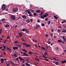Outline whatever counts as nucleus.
<instances>
[{"label":"nucleus","mask_w":66,"mask_h":66,"mask_svg":"<svg viewBox=\"0 0 66 66\" xmlns=\"http://www.w3.org/2000/svg\"><path fill=\"white\" fill-rule=\"evenodd\" d=\"M58 42H59V43H62V40H58Z\"/></svg>","instance_id":"aec40b11"},{"label":"nucleus","mask_w":66,"mask_h":66,"mask_svg":"<svg viewBox=\"0 0 66 66\" xmlns=\"http://www.w3.org/2000/svg\"><path fill=\"white\" fill-rule=\"evenodd\" d=\"M17 54H16L15 53H14V57H17Z\"/></svg>","instance_id":"dca6fc26"},{"label":"nucleus","mask_w":66,"mask_h":66,"mask_svg":"<svg viewBox=\"0 0 66 66\" xmlns=\"http://www.w3.org/2000/svg\"><path fill=\"white\" fill-rule=\"evenodd\" d=\"M43 56L44 57V58H45V59H47V58L44 55H43Z\"/></svg>","instance_id":"cd10ccee"},{"label":"nucleus","mask_w":66,"mask_h":66,"mask_svg":"<svg viewBox=\"0 0 66 66\" xmlns=\"http://www.w3.org/2000/svg\"><path fill=\"white\" fill-rule=\"evenodd\" d=\"M32 40L33 42H35V43H37V40H36L34 39H32Z\"/></svg>","instance_id":"f8f14e48"},{"label":"nucleus","mask_w":66,"mask_h":66,"mask_svg":"<svg viewBox=\"0 0 66 66\" xmlns=\"http://www.w3.org/2000/svg\"><path fill=\"white\" fill-rule=\"evenodd\" d=\"M6 48L7 49V50H8L9 51H11V49L9 48H8L7 47H6Z\"/></svg>","instance_id":"412c9836"},{"label":"nucleus","mask_w":66,"mask_h":66,"mask_svg":"<svg viewBox=\"0 0 66 66\" xmlns=\"http://www.w3.org/2000/svg\"><path fill=\"white\" fill-rule=\"evenodd\" d=\"M17 46L19 47V48H20V47H21V45H17Z\"/></svg>","instance_id":"a878e982"},{"label":"nucleus","mask_w":66,"mask_h":66,"mask_svg":"<svg viewBox=\"0 0 66 66\" xmlns=\"http://www.w3.org/2000/svg\"><path fill=\"white\" fill-rule=\"evenodd\" d=\"M33 15L34 16H37V14L35 13H34Z\"/></svg>","instance_id":"7c9ffc66"},{"label":"nucleus","mask_w":66,"mask_h":66,"mask_svg":"<svg viewBox=\"0 0 66 66\" xmlns=\"http://www.w3.org/2000/svg\"><path fill=\"white\" fill-rule=\"evenodd\" d=\"M36 12L37 13H39L40 12V11L39 10H37L36 11Z\"/></svg>","instance_id":"c85d7f7f"},{"label":"nucleus","mask_w":66,"mask_h":66,"mask_svg":"<svg viewBox=\"0 0 66 66\" xmlns=\"http://www.w3.org/2000/svg\"><path fill=\"white\" fill-rule=\"evenodd\" d=\"M60 31H61L60 30L58 29L57 32H60Z\"/></svg>","instance_id":"09e8293b"},{"label":"nucleus","mask_w":66,"mask_h":66,"mask_svg":"<svg viewBox=\"0 0 66 66\" xmlns=\"http://www.w3.org/2000/svg\"><path fill=\"white\" fill-rule=\"evenodd\" d=\"M25 64H26V65L27 66H31V65H30V64L28 63H25Z\"/></svg>","instance_id":"ddd939ff"},{"label":"nucleus","mask_w":66,"mask_h":66,"mask_svg":"<svg viewBox=\"0 0 66 66\" xmlns=\"http://www.w3.org/2000/svg\"><path fill=\"white\" fill-rule=\"evenodd\" d=\"M45 20H46V21L48 20V18H46L45 19Z\"/></svg>","instance_id":"864d4df0"},{"label":"nucleus","mask_w":66,"mask_h":66,"mask_svg":"<svg viewBox=\"0 0 66 66\" xmlns=\"http://www.w3.org/2000/svg\"><path fill=\"white\" fill-rule=\"evenodd\" d=\"M21 40L22 41H23V42H26L25 40H24V39L22 38H21Z\"/></svg>","instance_id":"ea45409f"},{"label":"nucleus","mask_w":66,"mask_h":66,"mask_svg":"<svg viewBox=\"0 0 66 66\" xmlns=\"http://www.w3.org/2000/svg\"><path fill=\"white\" fill-rule=\"evenodd\" d=\"M53 34H51V36L52 37H53Z\"/></svg>","instance_id":"bf43d9fd"},{"label":"nucleus","mask_w":66,"mask_h":66,"mask_svg":"<svg viewBox=\"0 0 66 66\" xmlns=\"http://www.w3.org/2000/svg\"><path fill=\"white\" fill-rule=\"evenodd\" d=\"M29 16L31 17V16H33V15L31 14H29Z\"/></svg>","instance_id":"a19ab883"},{"label":"nucleus","mask_w":66,"mask_h":66,"mask_svg":"<svg viewBox=\"0 0 66 66\" xmlns=\"http://www.w3.org/2000/svg\"><path fill=\"white\" fill-rule=\"evenodd\" d=\"M2 31V29H1L0 30V34H1V32Z\"/></svg>","instance_id":"3c124183"},{"label":"nucleus","mask_w":66,"mask_h":66,"mask_svg":"<svg viewBox=\"0 0 66 66\" xmlns=\"http://www.w3.org/2000/svg\"><path fill=\"white\" fill-rule=\"evenodd\" d=\"M17 11H18V8H14L13 10V11L14 12H17Z\"/></svg>","instance_id":"7ed1b4c3"},{"label":"nucleus","mask_w":66,"mask_h":66,"mask_svg":"<svg viewBox=\"0 0 66 66\" xmlns=\"http://www.w3.org/2000/svg\"><path fill=\"white\" fill-rule=\"evenodd\" d=\"M27 13L28 14H31V12L29 10V11H28Z\"/></svg>","instance_id":"72a5a7b5"},{"label":"nucleus","mask_w":66,"mask_h":66,"mask_svg":"<svg viewBox=\"0 0 66 66\" xmlns=\"http://www.w3.org/2000/svg\"><path fill=\"white\" fill-rule=\"evenodd\" d=\"M48 25H49L50 24V21H48Z\"/></svg>","instance_id":"79ce46f5"},{"label":"nucleus","mask_w":66,"mask_h":66,"mask_svg":"<svg viewBox=\"0 0 66 66\" xmlns=\"http://www.w3.org/2000/svg\"><path fill=\"white\" fill-rule=\"evenodd\" d=\"M18 49V47H13V49L14 50H17V49Z\"/></svg>","instance_id":"423d86ee"},{"label":"nucleus","mask_w":66,"mask_h":66,"mask_svg":"<svg viewBox=\"0 0 66 66\" xmlns=\"http://www.w3.org/2000/svg\"><path fill=\"white\" fill-rule=\"evenodd\" d=\"M15 44H18V42L17 41H14Z\"/></svg>","instance_id":"5701e85b"},{"label":"nucleus","mask_w":66,"mask_h":66,"mask_svg":"<svg viewBox=\"0 0 66 66\" xmlns=\"http://www.w3.org/2000/svg\"><path fill=\"white\" fill-rule=\"evenodd\" d=\"M61 63H62V64H64V61H63L61 62Z\"/></svg>","instance_id":"8fccbe9b"},{"label":"nucleus","mask_w":66,"mask_h":66,"mask_svg":"<svg viewBox=\"0 0 66 66\" xmlns=\"http://www.w3.org/2000/svg\"><path fill=\"white\" fill-rule=\"evenodd\" d=\"M28 53L29 54H33V53L31 52H28Z\"/></svg>","instance_id":"f704fd0d"},{"label":"nucleus","mask_w":66,"mask_h":66,"mask_svg":"<svg viewBox=\"0 0 66 66\" xmlns=\"http://www.w3.org/2000/svg\"><path fill=\"white\" fill-rule=\"evenodd\" d=\"M41 49H43V50H45V51L46 50H45V48H44V47H41Z\"/></svg>","instance_id":"c9c22d12"},{"label":"nucleus","mask_w":66,"mask_h":66,"mask_svg":"<svg viewBox=\"0 0 66 66\" xmlns=\"http://www.w3.org/2000/svg\"><path fill=\"white\" fill-rule=\"evenodd\" d=\"M12 63V62L11 61H10V62H9V64H11V63Z\"/></svg>","instance_id":"052dcab7"},{"label":"nucleus","mask_w":66,"mask_h":66,"mask_svg":"<svg viewBox=\"0 0 66 66\" xmlns=\"http://www.w3.org/2000/svg\"><path fill=\"white\" fill-rule=\"evenodd\" d=\"M45 60L46 61H47V62H49V60H48L47 59H45Z\"/></svg>","instance_id":"a18cd8bd"},{"label":"nucleus","mask_w":66,"mask_h":66,"mask_svg":"<svg viewBox=\"0 0 66 66\" xmlns=\"http://www.w3.org/2000/svg\"><path fill=\"white\" fill-rule=\"evenodd\" d=\"M54 18H55V19H57V17H56V16H54Z\"/></svg>","instance_id":"58836bf2"},{"label":"nucleus","mask_w":66,"mask_h":66,"mask_svg":"<svg viewBox=\"0 0 66 66\" xmlns=\"http://www.w3.org/2000/svg\"><path fill=\"white\" fill-rule=\"evenodd\" d=\"M55 64H56V65H58V64H59L58 63V62H56L55 63Z\"/></svg>","instance_id":"de8ad7c7"},{"label":"nucleus","mask_w":66,"mask_h":66,"mask_svg":"<svg viewBox=\"0 0 66 66\" xmlns=\"http://www.w3.org/2000/svg\"><path fill=\"white\" fill-rule=\"evenodd\" d=\"M6 7L4 4H3L2 6V9L3 10H5Z\"/></svg>","instance_id":"f03ea898"},{"label":"nucleus","mask_w":66,"mask_h":66,"mask_svg":"<svg viewBox=\"0 0 66 66\" xmlns=\"http://www.w3.org/2000/svg\"><path fill=\"white\" fill-rule=\"evenodd\" d=\"M63 21L64 23L65 22H66V20H64Z\"/></svg>","instance_id":"0e129e2a"},{"label":"nucleus","mask_w":66,"mask_h":66,"mask_svg":"<svg viewBox=\"0 0 66 66\" xmlns=\"http://www.w3.org/2000/svg\"><path fill=\"white\" fill-rule=\"evenodd\" d=\"M62 32H63V33H66V30H65V29H64L62 30Z\"/></svg>","instance_id":"4468645a"},{"label":"nucleus","mask_w":66,"mask_h":66,"mask_svg":"<svg viewBox=\"0 0 66 66\" xmlns=\"http://www.w3.org/2000/svg\"><path fill=\"white\" fill-rule=\"evenodd\" d=\"M29 10H26L25 11V12H28L29 11Z\"/></svg>","instance_id":"5fc2aeb1"},{"label":"nucleus","mask_w":66,"mask_h":66,"mask_svg":"<svg viewBox=\"0 0 66 66\" xmlns=\"http://www.w3.org/2000/svg\"><path fill=\"white\" fill-rule=\"evenodd\" d=\"M5 19H2V21H3V22L4 21H5Z\"/></svg>","instance_id":"393cba45"},{"label":"nucleus","mask_w":66,"mask_h":66,"mask_svg":"<svg viewBox=\"0 0 66 66\" xmlns=\"http://www.w3.org/2000/svg\"><path fill=\"white\" fill-rule=\"evenodd\" d=\"M44 54L45 56H46V55H47V53L46 52H45L44 53Z\"/></svg>","instance_id":"473e14b6"},{"label":"nucleus","mask_w":66,"mask_h":66,"mask_svg":"<svg viewBox=\"0 0 66 66\" xmlns=\"http://www.w3.org/2000/svg\"><path fill=\"white\" fill-rule=\"evenodd\" d=\"M37 21L38 22H40V21L38 19L37 20Z\"/></svg>","instance_id":"c03bdc74"},{"label":"nucleus","mask_w":66,"mask_h":66,"mask_svg":"<svg viewBox=\"0 0 66 66\" xmlns=\"http://www.w3.org/2000/svg\"><path fill=\"white\" fill-rule=\"evenodd\" d=\"M22 35V34H21V33L20 32L19 33V37H21Z\"/></svg>","instance_id":"1a4fd4ad"},{"label":"nucleus","mask_w":66,"mask_h":66,"mask_svg":"<svg viewBox=\"0 0 66 66\" xmlns=\"http://www.w3.org/2000/svg\"><path fill=\"white\" fill-rule=\"evenodd\" d=\"M38 28H39V26H36L34 27V28L35 29H37Z\"/></svg>","instance_id":"0eeeda50"},{"label":"nucleus","mask_w":66,"mask_h":66,"mask_svg":"<svg viewBox=\"0 0 66 66\" xmlns=\"http://www.w3.org/2000/svg\"><path fill=\"white\" fill-rule=\"evenodd\" d=\"M64 40L65 41V42H66V39H64Z\"/></svg>","instance_id":"774afa93"},{"label":"nucleus","mask_w":66,"mask_h":66,"mask_svg":"<svg viewBox=\"0 0 66 66\" xmlns=\"http://www.w3.org/2000/svg\"><path fill=\"white\" fill-rule=\"evenodd\" d=\"M21 66H25V65H24V64H22V65Z\"/></svg>","instance_id":"338daca9"},{"label":"nucleus","mask_w":66,"mask_h":66,"mask_svg":"<svg viewBox=\"0 0 66 66\" xmlns=\"http://www.w3.org/2000/svg\"><path fill=\"white\" fill-rule=\"evenodd\" d=\"M22 18L24 19H26L27 18V17L25 15H23L22 16Z\"/></svg>","instance_id":"2eb2a0df"},{"label":"nucleus","mask_w":66,"mask_h":66,"mask_svg":"<svg viewBox=\"0 0 66 66\" xmlns=\"http://www.w3.org/2000/svg\"><path fill=\"white\" fill-rule=\"evenodd\" d=\"M30 22V19H28L26 21V22L27 23H29V22Z\"/></svg>","instance_id":"6e6552de"},{"label":"nucleus","mask_w":66,"mask_h":66,"mask_svg":"<svg viewBox=\"0 0 66 66\" xmlns=\"http://www.w3.org/2000/svg\"><path fill=\"white\" fill-rule=\"evenodd\" d=\"M48 44H51V42H50V41H49L48 42Z\"/></svg>","instance_id":"603ef678"},{"label":"nucleus","mask_w":66,"mask_h":66,"mask_svg":"<svg viewBox=\"0 0 66 66\" xmlns=\"http://www.w3.org/2000/svg\"><path fill=\"white\" fill-rule=\"evenodd\" d=\"M26 61H28V62H29V59L28 58H27L26 60H25Z\"/></svg>","instance_id":"4be33fe9"},{"label":"nucleus","mask_w":66,"mask_h":66,"mask_svg":"<svg viewBox=\"0 0 66 66\" xmlns=\"http://www.w3.org/2000/svg\"><path fill=\"white\" fill-rule=\"evenodd\" d=\"M45 17H44V16L43 15V16H41V18H42V19H44Z\"/></svg>","instance_id":"bb28decb"},{"label":"nucleus","mask_w":66,"mask_h":66,"mask_svg":"<svg viewBox=\"0 0 66 66\" xmlns=\"http://www.w3.org/2000/svg\"><path fill=\"white\" fill-rule=\"evenodd\" d=\"M45 36L46 37H48V35L46 34L45 35Z\"/></svg>","instance_id":"13d9d810"},{"label":"nucleus","mask_w":66,"mask_h":66,"mask_svg":"<svg viewBox=\"0 0 66 66\" xmlns=\"http://www.w3.org/2000/svg\"><path fill=\"white\" fill-rule=\"evenodd\" d=\"M25 32L26 33H27V34H28L29 33V30L26 29V31H25Z\"/></svg>","instance_id":"a211bd4d"},{"label":"nucleus","mask_w":66,"mask_h":66,"mask_svg":"<svg viewBox=\"0 0 66 66\" xmlns=\"http://www.w3.org/2000/svg\"><path fill=\"white\" fill-rule=\"evenodd\" d=\"M26 47H31V45H26Z\"/></svg>","instance_id":"6ab92c4d"},{"label":"nucleus","mask_w":66,"mask_h":66,"mask_svg":"<svg viewBox=\"0 0 66 66\" xmlns=\"http://www.w3.org/2000/svg\"><path fill=\"white\" fill-rule=\"evenodd\" d=\"M56 49L57 50H59V47H56Z\"/></svg>","instance_id":"4d7b16f0"},{"label":"nucleus","mask_w":66,"mask_h":66,"mask_svg":"<svg viewBox=\"0 0 66 66\" xmlns=\"http://www.w3.org/2000/svg\"><path fill=\"white\" fill-rule=\"evenodd\" d=\"M43 13H43V12H41L40 13V16H41V15H43Z\"/></svg>","instance_id":"b1692460"},{"label":"nucleus","mask_w":66,"mask_h":66,"mask_svg":"<svg viewBox=\"0 0 66 66\" xmlns=\"http://www.w3.org/2000/svg\"><path fill=\"white\" fill-rule=\"evenodd\" d=\"M10 27V26L8 24H6V25H5V28H7V27Z\"/></svg>","instance_id":"9b49d317"},{"label":"nucleus","mask_w":66,"mask_h":66,"mask_svg":"<svg viewBox=\"0 0 66 66\" xmlns=\"http://www.w3.org/2000/svg\"><path fill=\"white\" fill-rule=\"evenodd\" d=\"M62 43H63V44H65V42H64V41H62Z\"/></svg>","instance_id":"6e6d98bb"},{"label":"nucleus","mask_w":66,"mask_h":66,"mask_svg":"<svg viewBox=\"0 0 66 66\" xmlns=\"http://www.w3.org/2000/svg\"><path fill=\"white\" fill-rule=\"evenodd\" d=\"M30 20L31 22H32V21H33V20L32 19H30Z\"/></svg>","instance_id":"69168bd1"},{"label":"nucleus","mask_w":66,"mask_h":66,"mask_svg":"<svg viewBox=\"0 0 66 66\" xmlns=\"http://www.w3.org/2000/svg\"><path fill=\"white\" fill-rule=\"evenodd\" d=\"M11 17L12 20H15V16L12 15Z\"/></svg>","instance_id":"39448f33"},{"label":"nucleus","mask_w":66,"mask_h":66,"mask_svg":"<svg viewBox=\"0 0 66 66\" xmlns=\"http://www.w3.org/2000/svg\"><path fill=\"white\" fill-rule=\"evenodd\" d=\"M19 59H20V61H22V63H24L25 62V60H24L23 59H22V58L19 57Z\"/></svg>","instance_id":"f257e3e1"},{"label":"nucleus","mask_w":66,"mask_h":66,"mask_svg":"<svg viewBox=\"0 0 66 66\" xmlns=\"http://www.w3.org/2000/svg\"><path fill=\"white\" fill-rule=\"evenodd\" d=\"M23 54V55H24V56H28V55L26 53L24 52Z\"/></svg>","instance_id":"9d476101"},{"label":"nucleus","mask_w":66,"mask_h":66,"mask_svg":"<svg viewBox=\"0 0 66 66\" xmlns=\"http://www.w3.org/2000/svg\"><path fill=\"white\" fill-rule=\"evenodd\" d=\"M54 38H56V36H54Z\"/></svg>","instance_id":"680f3d73"},{"label":"nucleus","mask_w":66,"mask_h":66,"mask_svg":"<svg viewBox=\"0 0 66 66\" xmlns=\"http://www.w3.org/2000/svg\"><path fill=\"white\" fill-rule=\"evenodd\" d=\"M1 61L2 62H4V59H1Z\"/></svg>","instance_id":"4c0bfd02"},{"label":"nucleus","mask_w":66,"mask_h":66,"mask_svg":"<svg viewBox=\"0 0 66 66\" xmlns=\"http://www.w3.org/2000/svg\"><path fill=\"white\" fill-rule=\"evenodd\" d=\"M22 50L23 51H24V52H27V51L25 50L22 49Z\"/></svg>","instance_id":"e433bc0d"},{"label":"nucleus","mask_w":66,"mask_h":66,"mask_svg":"<svg viewBox=\"0 0 66 66\" xmlns=\"http://www.w3.org/2000/svg\"><path fill=\"white\" fill-rule=\"evenodd\" d=\"M23 45H25V46H26L27 45V43H23Z\"/></svg>","instance_id":"2f4dec72"},{"label":"nucleus","mask_w":66,"mask_h":66,"mask_svg":"<svg viewBox=\"0 0 66 66\" xmlns=\"http://www.w3.org/2000/svg\"><path fill=\"white\" fill-rule=\"evenodd\" d=\"M51 31L52 32L53 31V29H52L51 30Z\"/></svg>","instance_id":"e2e57ef3"},{"label":"nucleus","mask_w":66,"mask_h":66,"mask_svg":"<svg viewBox=\"0 0 66 66\" xmlns=\"http://www.w3.org/2000/svg\"><path fill=\"white\" fill-rule=\"evenodd\" d=\"M42 26H43V27H44V26H45V24H44L43 23H42Z\"/></svg>","instance_id":"49530a36"},{"label":"nucleus","mask_w":66,"mask_h":66,"mask_svg":"<svg viewBox=\"0 0 66 66\" xmlns=\"http://www.w3.org/2000/svg\"><path fill=\"white\" fill-rule=\"evenodd\" d=\"M45 14H43V16H44L45 18L47 17V16H49V15L46 13H45Z\"/></svg>","instance_id":"20e7f679"},{"label":"nucleus","mask_w":66,"mask_h":66,"mask_svg":"<svg viewBox=\"0 0 66 66\" xmlns=\"http://www.w3.org/2000/svg\"><path fill=\"white\" fill-rule=\"evenodd\" d=\"M3 55V54H2V53H1V56H0V57H2Z\"/></svg>","instance_id":"c756f323"},{"label":"nucleus","mask_w":66,"mask_h":66,"mask_svg":"<svg viewBox=\"0 0 66 66\" xmlns=\"http://www.w3.org/2000/svg\"><path fill=\"white\" fill-rule=\"evenodd\" d=\"M21 31H23V32H25L26 31V29H24V28H23L22 30Z\"/></svg>","instance_id":"f3484780"},{"label":"nucleus","mask_w":66,"mask_h":66,"mask_svg":"<svg viewBox=\"0 0 66 66\" xmlns=\"http://www.w3.org/2000/svg\"><path fill=\"white\" fill-rule=\"evenodd\" d=\"M3 48H4V49H6V46H4V45H3Z\"/></svg>","instance_id":"37998d69"}]
</instances>
